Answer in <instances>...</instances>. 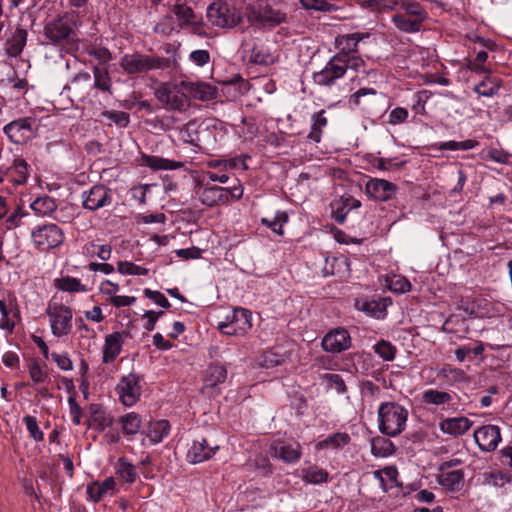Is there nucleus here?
I'll use <instances>...</instances> for the list:
<instances>
[{
    "instance_id": "25",
    "label": "nucleus",
    "mask_w": 512,
    "mask_h": 512,
    "mask_svg": "<svg viewBox=\"0 0 512 512\" xmlns=\"http://www.w3.org/2000/svg\"><path fill=\"white\" fill-rule=\"evenodd\" d=\"M123 345V334L114 332L105 337L103 346V362L108 364L113 362L121 353Z\"/></svg>"
},
{
    "instance_id": "49",
    "label": "nucleus",
    "mask_w": 512,
    "mask_h": 512,
    "mask_svg": "<svg viewBox=\"0 0 512 512\" xmlns=\"http://www.w3.org/2000/svg\"><path fill=\"white\" fill-rule=\"evenodd\" d=\"M374 352L384 361H393L396 356L397 349L389 341L380 340L373 346Z\"/></svg>"
},
{
    "instance_id": "43",
    "label": "nucleus",
    "mask_w": 512,
    "mask_h": 512,
    "mask_svg": "<svg viewBox=\"0 0 512 512\" xmlns=\"http://www.w3.org/2000/svg\"><path fill=\"white\" fill-rule=\"evenodd\" d=\"M189 92L191 95L201 101L212 100L216 97V89L207 83H191L189 84Z\"/></svg>"
},
{
    "instance_id": "23",
    "label": "nucleus",
    "mask_w": 512,
    "mask_h": 512,
    "mask_svg": "<svg viewBox=\"0 0 512 512\" xmlns=\"http://www.w3.org/2000/svg\"><path fill=\"white\" fill-rule=\"evenodd\" d=\"M226 188L220 186H205L198 191L199 200L208 207L227 204Z\"/></svg>"
},
{
    "instance_id": "37",
    "label": "nucleus",
    "mask_w": 512,
    "mask_h": 512,
    "mask_svg": "<svg viewBox=\"0 0 512 512\" xmlns=\"http://www.w3.org/2000/svg\"><path fill=\"white\" fill-rule=\"evenodd\" d=\"M501 84V79L487 74L485 78L475 86L474 90L481 96L492 97L498 92Z\"/></svg>"
},
{
    "instance_id": "52",
    "label": "nucleus",
    "mask_w": 512,
    "mask_h": 512,
    "mask_svg": "<svg viewBox=\"0 0 512 512\" xmlns=\"http://www.w3.org/2000/svg\"><path fill=\"white\" fill-rule=\"evenodd\" d=\"M94 83L93 88L100 89L102 91H109L111 88V79L106 69L100 67H94Z\"/></svg>"
},
{
    "instance_id": "54",
    "label": "nucleus",
    "mask_w": 512,
    "mask_h": 512,
    "mask_svg": "<svg viewBox=\"0 0 512 512\" xmlns=\"http://www.w3.org/2000/svg\"><path fill=\"white\" fill-rule=\"evenodd\" d=\"M23 422L30 434V437L38 442L44 440V433L39 428L37 419L34 416L26 415L23 417Z\"/></svg>"
},
{
    "instance_id": "39",
    "label": "nucleus",
    "mask_w": 512,
    "mask_h": 512,
    "mask_svg": "<svg viewBox=\"0 0 512 512\" xmlns=\"http://www.w3.org/2000/svg\"><path fill=\"white\" fill-rule=\"evenodd\" d=\"M119 423L125 435H135L140 430L141 418L137 413L129 412L119 418Z\"/></svg>"
},
{
    "instance_id": "15",
    "label": "nucleus",
    "mask_w": 512,
    "mask_h": 512,
    "mask_svg": "<svg viewBox=\"0 0 512 512\" xmlns=\"http://www.w3.org/2000/svg\"><path fill=\"white\" fill-rule=\"evenodd\" d=\"M219 449L218 444H212L204 437L196 438L188 448L186 459L191 464H199L210 460Z\"/></svg>"
},
{
    "instance_id": "14",
    "label": "nucleus",
    "mask_w": 512,
    "mask_h": 512,
    "mask_svg": "<svg viewBox=\"0 0 512 512\" xmlns=\"http://www.w3.org/2000/svg\"><path fill=\"white\" fill-rule=\"evenodd\" d=\"M116 392L123 405L133 406L140 399L142 393L139 378L133 374L124 376L117 384Z\"/></svg>"
},
{
    "instance_id": "34",
    "label": "nucleus",
    "mask_w": 512,
    "mask_h": 512,
    "mask_svg": "<svg viewBox=\"0 0 512 512\" xmlns=\"http://www.w3.org/2000/svg\"><path fill=\"white\" fill-rule=\"evenodd\" d=\"M7 175L11 176L14 185H24L29 177L28 164L22 159H15L10 167L6 169Z\"/></svg>"
},
{
    "instance_id": "53",
    "label": "nucleus",
    "mask_w": 512,
    "mask_h": 512,
    "mask_svg": "<svg viewBox=\"0 0 512 512\" xmlns=\"http://www.w3.org/2000/svg\"><path fill=\"white\" fill-rule=\"evenodd\" d=\"M117 270L123 275H147L148 269L128 261H119Z\"/></svg>"
},
{
    "instance_id": "60",
    "label": "nucleus",
    "mask_w": 512,
    "mask_h": 512,
    "mask_svg": "<svg viewBox=\"0 0 512 512\" xmlns=\"http://www.w3.org/2000/svg\"><path fill=\"white\" fill-rule=\"evenodd\" d=\"M509 156V153L501 148L490 147L487 150L486 158L499 164H506L508 163Z\"/></svg>"
},
{
    "instance_id": "16",
    "label": "nucleus",
    "mask_w": 512,
    "mask_h": 512,
    "mask_svg": "<svg viewBox=\"0 0 512 512\" xmlns=\"http://www.w3.org/2000/svg\"><path fill=\"white\" fill-rule=\"evenodd\" d=\"M93 89L91 76L88 72H80L73 77L71 82L64 86L63 92H67L72 102L84 101Z\"/></svg>"
},
{
    "instance_id": "5",
    "label": "nucleus",
    "mask_w": 512,
    "mask_h": 512,
    "mask_svg": "<svg viewBox=\"0 0 512 512\" xmlns=\"http://www.w3.org/2000/svg\"><path fill=\"white\" fill-rule=\"evenodd\" d=\"M31 239L34 246L41 250L47 251L60 247L65 239L64 232L55 223H45L36 226L31 232Z\"/></svg>"
},
{
    "instance_id": "20",
    "label": "nucleus",
    "mask_w": 512,
    "mask_h": 512,
    "mask_svg": "<svg viewBox=\"0 0 512 512\" xmlns=\"http://www.w3.org/2000/svg\"><path fill=\"white\" fill-rule=\"evenodd\" d=\"M365 190L370 198L385 202L394 197L397 186L388 180L373 178L366 183Z\"/></svg>"
},
{
    "instance_id": "58",
    "label": "nucleus",
    "mask_w": 512,
    "mask_h": 512,
    "mask_svg": "<svg viewBox=\"0 0 512 512\" xmlns=\"http://www.w3.org/2000/svg\"><path fill=\"white\" fill-rule=\"evenodd\" d=\"M29 376L34 384L44 383L48 378L47 372L38 362H33L29 365Z\"/></svg>"
},
{
    "instance_id": "50",
    "label": "nucleus",
    "mask_w": 512,
    "mask_h": 512,
    "mask_svg": "<svg viewBox=\"0 0 512 512\" xmlns=\"http://www.w3.org/2000/svg\"><path fill=\"white\" fill-rule=\"evenodd\" d=\"M479 145V142L474 139H467L464 141H446L441 142L437 145L439 150H450V151H457V150H470Z\"/></svg>"
},
{
    "instance_id": "10",
    "label": "nucleus",
    "mask_w": 512,
    "mask_h": 512,
    "mask_svg": "<svg viewBox=\"0 0 512 512\" xmlns=\"http://www.w3.org/2000/svg\"><path fill=\"white\" fill-rule=\"evenodd\" d=\"M154 95L169 110L181 112L189 107V98L177 85L161 84L156 88Z\"/></svg>"
},
{
    "instance_id": "2",
    "label": "nucleus",
    "mask_w": 512,
    "mask_h": 512,
    "mask_svg": "<svg viewBox=\"0 0 512 512\" xmlns=\"http://www.w3.org/2000/svg\"><path fill=\"white\" fill-rule=\"evenodd\" d=\"M401 11L391 18L395 27L404 33H417L428 18L425 8L415 0H402L398 6Z\"/></svg>"
},
{
    "instance_id": "26",
    "label": "nucleus",
    "mask_w": 512,
    "mask_h": 512,
    "mask_svg": "<svg viewBox=\"0 0 512 512\" xmlns=\"http://www.w3.org/2000/svg\"><path fill=\"white\" fill-rule=\"evenodd\" d=\"M472 426V421L466 417L447 418L440 422V430L452 436H459L466 433Z\"/></svg>"
},
{
    "instance_id": "41",
    "label": "nucleus",
    "mask_w": 512,
    "mask_h": 512,
    "mask_svg": "<svg viewBox=\"0 0 512 512\" xmlns=\"http://www.w3.org/2000/svg\"><path fill=\"white\" fill-rule=\"evenodd\" d=\"M464 479V473L462 470H454L449 472H443L440 475V484L448 488L451 491H458L461 489Z\"/></svg>"
},
{
    "instance_id": "62",
    "label": "nucleus",
    "mask_w": 512,
    "mask_h": 512,
    "mask_svg": "<svg viewBox=\"0 0 512 512\" xmlns=\"http://www.w3.org/2000/svg\"><path fill=\"white\" fill-rule=\"evenodd\" d=\"M377 91L374 88H360L355 93L350 95L348 103L351 108L358 107L361 103V98L367 95H376Z\"/></svg>"
},
{
    "instance_id": "64",
    "label": "nucleus",
    "mask_w": 512,
    "mask_h": 512,
    "mask_svg": "<svg viewBox=\"0 0 512 512\" xmlns=\"http://www.w3.org/2000/svg\"><path fill=\"white\" fill-rule=\"evenodd\" d=\"M408 110L403 107L394 108L389 114V124L397 125L405 122L408 118Z\"/></svg>"
},
{
    "instance_id": "21",
    "label": "nucleus",
    "mask_w": 512,
    "mask_h": 512,
    "mask_svg": "<svg viewBox=\"0 0 512 512\" xmlns=\"http://www.w3.org/2000/svg\"><path fill=\"white\" fill-rule=\"evenodd\" d=\"M272 455L286 463L297 462L302 455L301 445L296 441L275 440L271 444Z\"/></svg>"
},
{
    "instance_id": "4",
    "label": "nucleus",
    "mask_w": 512,
    "mask_h": 512,
    "mask_svg": "<svg viewBox=\"0 0 512 512\" xmlns=\"http://www.w3.org/2000/svg\"><path fill=\"white\" fill-rule=\"evenodd\" d=\"M44 36L53 44H73L77 41L74 23L68 14L47 22Z\"/></svg>"
},
{
    "instance_id": "63",
    "label": "nucleus",
    "mask_w": 512,
    "mask_h": 512,
    "mask_svg": "<svg viewBox=\"0 0 512 512\" xmlns=\"http://www.w3.org/2000/svg\"><path fill=\"white\" fill-rule=\"evenodd\" d=\"M190 61L199 67H203L210 62V53L207 50H194L189 55Z\"/></svg>"
},
{
    "instance_id": "19",
    "label": "nucleus",
    "mask_w": 512,
    "mask_h": 512,
    "mask_svg": "<svg viewBox=\"0 0 512 512\" xmlns=\"http://www.w3.org/2000/svg\"><path fill=\"white\" fill-rule=\"evenodd\" d=\"M351 337L344 328H337L328 332L322 339V347L330 353H340L349 349Z\"/></svg>"
},
{
    "instance_id": "17",
    "label": "nucleus",
    "mask_w": 512,
    "mask_h": 512,
    "mask_svg": "<svg viewBox=\"0 0 512 512\" xmlns=\"http://www.w3.org/2000/svg\"><path fill=\"white\" fill-rule=\"evenodd\" d=\"M474 439L481 451L492 452L502 440L501 430L497 425H483L475 430Z\"/></svg>"
},
{
    "instance_id": "35",
    "label": "nucleus",
    "mask_w": 512,
    "mask_h": 512,
    "mask_svg": "<svg viewBox=\"0 0 512 512\" xmlns=\"http://www.w3.org/2000/svg\"><path fill=\"white\" fill-rule=\"evenodd\" d=\"M170 423L167 420L151 421L148 425L146 435L152 444H158L168 436Z\"/></svg>"
},
{
    "instance_id": "8",
    "label": "nucleus",
    "mask_w": 512,
    "mask_h": 512,
    "mask_svg": "<svg viewBox=\"0 0 512 512\" xmlns=\"http://www.w3.org/2000/svg\"><path fill=\"white\" fill-rule=\"evenodd\" d=\"M38 130L37 120L33 117H23L11 121L3 128L9 141L21 145L33 139Z\"/></svg>"
},
{
    "instance_id": "27",
    "label": "nucleus",
    "mask_w": 512,
    "mask_h": 512,
    "mask_svg": "<svg viewBox=\"0 0 512 512\" xmlns=\"http://www.w3.org/2000/svg\"><path fill=\"white\" fill-rule=\"evenodd\" d=\"M368 37V33H352L338 37L336 39V43L340 48L338 53H344L345 60L349 61V55L357 53L359 42Z\"/></svg>"
},
{
    "instance_id": "18",
    "label": "nucleus",
    "mask_w": 512,
    "mask_h": 512,
    "mask_svg": "<svg viewBox=\"0 0 512 512\" xmlns=\"http://www.w3.org/2000/svg\"><path fill=\"white\" fill-rule=\"evenodd\" d=\"M251 18L261 26L269 28L280 25L287 20V16L284 12L268 4L253 9Z\"/></svg>"
},
{
    "instance_id": "24",
    "label": "nucleus",
    "mask_w": 512,
    "mask_h": 512,
    "mask_svg": "<svg viewBox=\"0 0 512 512\" xmlns=\"http://www.w3.org/2000/svg\"><path fill=\"white\" fill-rule=\"evenodd\" d=\"M453 393L434 388L426 389L421 394V402L426 406L442 407L453 405Z\"/></svg>"
},
{
    "instance_id": "40",
    "label": "nucleus",
    "mask_w": 512,
    "mask_h": 512,
    "mask_svg": "<svg viewBox=\"0 0 512 512\" xmlns=\"http://www.w3.org/2000/svg\"><path fill=\"white\" fill-rule=\"evenodd\" d=\"M54 285L58 290L69 293L87 291V287L84 284H82L79 279L71 276H65L55 279Z\"/></svg>"
},
{
    "instance_id": "3",
    "label": "nucleus",
    "mask_w": 512,
    "mask_h": 512,
    "mask_svg": "<svg viewBox=\"0 0 512 512\" xmlns=\"http://www.w3.org/2000/svg\"><path fill=\"white\" fill-rule=\"evenodd\" d=\"M45 314L48 317L51 333L57 337L69 335L73 329V311L72 309L52 298L46 307Z\"/></svg>"
},
{
    "instance_id": "44",
    "label": "nucleus",
    "mask_w": 512,
    "mask_h": 512,
    "mask_svg": "<svg viewBox=\"0 0 512 512\" xmlns=\"http://www.w3.org/2000/svg\"><path fill=\"white\" fill-rule=\"evenodd\" d=\"M30 208L37 216H46L54 212L57 205L51 197L43 196L36 198L31 203Z\"/></svg>"
},
{
    "instance_id": "36",
    "label": "nucleus",
    "mask_w": 512,
    "mask_h": 512,
    "mask_svg": "<svg viewBox=\"0 0 512 512\" xmlns=\"http://www.w3.org/2000/svg\"><path fill=\"white\" fill-rule=\"evenodd\" d=\"M328 120L325 117V110L314 113L311 117V130L307 135L310 141L318 143L321 141L323 129L327 126Z\"/></svg>"
},
{
    "instance_id": "32",
    "label": "nucleus",
    "mask_w": 512,
    "mask_h": 512,
    "mask_svg": "<svg viewBox=\"0 0 512 512\" xmlns=\"http://www.w3.org/2000/svg\"><path fill=\"white\" fill-rule=\"evenodd\" d=\"M114 469L117 479L124 484H132L137 479L136 467L124 457L117 460Z\"/></svg>"
},
{
    "instance_id": "57",
    "label": "nucleus",
    "mask_w": 512,
    "mask_h": 512,
    "mask_svg": "<svg viewBox=\"0 0 512 512\" xmlns=\"http://www.w3.org/2000/svg\"><path fill=\"white\" fill-rule=\"evenodd\" d=\"M251 59L256 64L268 65L272 63L273 56L261 46L253 47L251 51Z\"/></svg>"
},
{
    "instance_id": "59",
    "label": "nucleus",
    "mask_w": 512,
    "mask_h": 512,
    "mask_svg": "<svg viewBox=\"0 0 512 512\" xmlns=\"http://www.w3.org/2000/svg\"><path fill=\"white\" fill-rule=\"evenodd\" d=\"M107 119L120 127H127L130 122V116L124 111H107L103 114Z\"/></svg>"
},
{
    "instance_id": "55",
    "label": "nucleus",
    "mask_w": 512,
    "mask_h": 512,
    "mask_svg": "<svg viewBox=\"0 0 512 512\" xmlns=\"http://www.w3.org/2000/svg\"><path fill=\"white\" fill-rule=\"evenodd\" d=\"M388 287L391 291L396 293H405L410 291L411 283L409 280L400 275H394L390 278Z\"/></svg>"
},
{
    "instance_id": "56",
    "label": "nucleus",
    "mask_w": 512,
    "mask_h": 512,
    "mask_svg": "<svg viewBox=\"0 0 512 512\" xmlns=\"http://www.w3.org/2000/svg\"><path fill=\"white\" fill-rule=\"evenodd\" d=\"M372 165L378 170H396L404 166L405 162H396L394 158L376 157L372 160Z\"/></svg>"
},
{
    "instance_id": "46",
    "label": "nucleus",
    "mask_w": 512,
    "mask_h": 512,
    "mask_svg": "<svg viewBox=\"0 0 512 512\" xmlns=\"http://www.w3.org/2000/svg\"><path fill=\"white\" fill-rule=\"evenodd\" d=\"M0 313V329L12 333L15 327L14 318L17 316V312L9 308L4 300H0Z\"/></svg>"
},
{
    "instance_id": "61",
    "label": "nucleus",
    "mask_w": 512,
    "mask_h": 512,
    "mask_svg": "<svg viewBox=\"0 0 512 512\" xmlns=\"http://www.w3.org/2000/svg\"><path fill=\"white\" fill-rule=\"evenodd\" d=\"M323 378L326 380L330 388L336 389L339 393L345 392L346 385L340 375L334 373H326L323 375Z\"/></svg>"
},
{
    "instance_id": "45",
    "label": "nucleus",
    "mask_w": 512,
    "mask_h": 512,
    "mask_svg": "<svg viewBox=\"0 0 512 512\" xmlns=\"http://www.w3.org/2000/svg\"><path fill=\"white\" fill-rule=\"evenodd\" d=\"M438 375L449 383L467 382L469 380L468 375L464 370L453 367L452 365L446 364L440 370Z\"/></svg>"
},
{
    "instance_id": "51",
    "label": "nucleus",
    "mask_w": 512,
    "mask_h": 512,
    "mask_svg": "<svg viewBox=\"0 0 512 512\" xmlns=\"http://www.w3.org/2000/svg\"><path fill=\"white\" fill-rule=\"evenodd\" d=\"M487 59H488V53L486 51H479V52H477L475 58L469 59L467 61V68L474 73L491 74V70L484 65V63L487 61Z\"/></svg>"
},
{
    "instance_id": "1",
    "label": "nucleus",
    "mask_w": 512,
    "mask_h": 512,
    "mask_svg": "<svg viewBox=\"0 0 512 512\" xmlns=\"http://www.w3.org/2000/svg\"><path fill=\"white\" fill-rule=\"evenodd\" d=\"M408 419V410L397 402H383L378 407V429L388 436L396 437L405 428Z\"/></svg>"
},
{
    "instance_id": "31",
    "label": "nucleus",
    "mask_w": 512,
    "mask_h": 512,
    "mask_svg": "<svg viewBox=\"0 0 512 512\" xmlns=\"http://www.w3.org/2000/svg\"><path fill=\"white\" fill-rule=\"evenodd\" d=\"M27 42V31L24 28L17 27L6 41V53L10 57H18Z\"/></svg>"
},
{
    "instance_id": "7",
    "label": "nucleus",
    "mask_w": 512,
    "mask_h": 512,
    "mask_svg": "<svg viewBox=\"0 0 512 512\" xmlns=\"http://www.w3.org/2000/svg\"><path fill=\"white\" fill-rule=\"evenodd\" d=\"M251 327V312L244 308L233 309L223 321L218 323L219 331L229 336L245 335Z\"/></svg>"
},
{
    "instance_id": "38",
    "label": "nucleus",
    "mask_w": 512,
    "mask_h": 512,
    "mask_svg": "<svg viewBox=\"0 0 512 512\" xmlns=\"http://www.w3.org/2000/svg\"><path fill=\"white\" fill-rule=\"evenodd\" d=\"M302 478L307 483L322 484L328 481L329 473L323 468L311 465L302 469Z\"/></svg>"
},
{
    "instance_id": "6",
    "label": "nucleus",
    "mask_w": 512,
    "mask_h": 512,
    "mask_svg": "<svg viewBox=\"0 0 512 512\" xmlns=\"http://www.w3.org/2000/svg\"><path fill=\"white\" fill-rule=\"evenodd\" d=\"M168 63V60L162 57L133 53L124 55L120 66L128 74H137L163 68L168 66Z\"/></svg>"
},
{
    "instance_id": "9",
    "label": "nucleus",
    "mask_w": 512,
    "mask_h": 512,
    "mask_svg": "<svg viewBox=\"0 0 512 512\" xmlns=\"http://www.w3.org/2000/svg\"><path fill=\"white\" fill-rule=\"evenodd\" d=\"M347 60L344 53H336L324 66V68L313 74V81L316 85L330 87L338 79L344 77L347 72Z\"/></svg>"
},
{
    "instance_id": "13",
    "label": "nucleus",
    "mask_w": 512,
    "mask_h": 512,
    "mask_svg": "<svg viewBox=\"0 0 512 512\" xmlns=\"http://www.w3.org/2000/svg\"><path fill=\"white\" fill-rule=\"evenodd\" d=\"M207 19L214 26L231 28L239 23L240 16L228 4L213 3L207 8Z\"/></svg>"
},
{
    "instance_id": "48",
    "label": "nucleus",
    "mask_w": 512,
    "mask_h": 512,
    "mask_svg": "<svg viewBox=\"0 0 512 512\" xmlns=\"http://www.w3.org/2000/svg\"><path fill=\"white\" fill-rule=\"evenodd\" d=\"M288 215L284 211H278L272 219L262 218L261 223L274 233L282 236L284 234L283 225L288 222Z\"/></svg>"
},
{
    "instance_id": "22",
    "label": "nucleus",
    "mask_w": 512,
    "mask_h": 512,
    "mask_svg": "<svg viewBox=\"0 0 512 512\" xmlns=\"http://www.w3.org/2000/svg\"><path fill=\"white\" fill-rule=\"evenodd\" d=\"M173 12L177 16L178 20L181 21L182 26H187L196 35H204V25L202 18L194 13L191 7L186 4H175Z\"/></svg>"
},
{
    "instance_id": "47",
    "label": "nucleus",
    "mask_w": 512,
    "mask_h": 512,
    "mask_svg": "<svg viewBox=\"0 0 512 512\" xmlns=\"http://www.w3.org/2000/svg\"><path fill=\"white\" fill-rule=\"evenodd\" d=\"M402 0H365L363 5L372 12L382 13L397 10Z\"/></svg>"
},
{
    "instance_id": "11",
    "label": "nucleus",
    "mask_w": 512,
    "mask_h": 512,
    "mask_svg": "<svg viewBox=\"0 0 512 512\" xmlns=\"http://www.w3.org/2000/svg\"><path fill=\"white\" fill-rule=\"evenodd\" d=\"M82 207L88 211H97L113 203L112 190L105 185H93L81 195Z\"/></svg>"
},
{
    "instance_id": "28",
    "label": "nucleus",
    "mask_w": 512,
    "mask_h": 512,
    "mask_svg": "<svg viewBox=\"0 0 512 512\" xmlns=\"http://www.w3.org/2000/svg\"><path fill=\"white\" fill-rule=\"evenodd\" d=\"M351 437L346 432H335L325 439L318 441L315 444V449L320 450H340L348 445Z\"/></svg>"
},
{
    "instance_id": "12",
    "label": "nucleus",
    "mask_w": 512,
    "mask_h": 512,
    "mask_svg": "<svg viewBox=\"0 0 512 512\" xmlns=\"http://www.w3.org/2000/svg\"><path fill=\"white\" fill-rule=\"evenodd\" d=\"M227 368L221 363L210 364L203 376L201 392L209 397H216L221 393L220 386L227 380Z\"/></svg>"
},
{
    "instance_id": "30",
    "label": "nucleus",
    "mask_w": 512,
    "mask_h": 512,
    "mask_svg": "<svg viewBox=\"0 0 512 512\" xmlns=\"http://www.w3.org/2000/svg\"><path fill=\"white\" fill-rule=\"evenodd\" d=\"M113 418L107 411L99 405H91V415L88 420V426L100 432L110 427Z\"/></svg>"
},
{
    "instance_id": "29",
    "label": "nucleus",
    "mask_w": 512,
    "mask_h": 512,
    "mask_svg": "<svg viewBox=\"0 0 512 512\" xmlns=\"http://www.w3.org/2000/svg\"><path fill=\"white\" fill-rule=\"evenodd\" d=\"M116 481L113 477L106 478L102 483L93 482L87 486V494L90 499L97 503L108 493H115Z\"/></svg>"
},
{
    "instance_id": "42",
    "label": "nucleus",
    "mask_w": 512,
    "mask_h": 512,
    "mask_svg": "<svg viewBox=\"0 0 512 512\" xmlns=\"http://www.w3.org/2000/svg\"><path fill=\"white\" fill-rule=\"evenodd\" d=\"M394 451V444L387 438L377 436L371 441V452L376 457H388Z\"/></svg>"
},
{
    "instance_id": "33",
    "label": "nucleus",
    "mask_w": 512,
    "mask_h": 512,
    "mask_svg": "<svg viewBox=\"0 0 512 512\" xmlns=\"http://www.w3.org/2000/svg\"><path fill=\"white\" fill-rule=\"evenodd\" d=\"M143 164L152 170H177L183 167V163L155 155L142 156Z\"/></svg>"
}]
</instances>
